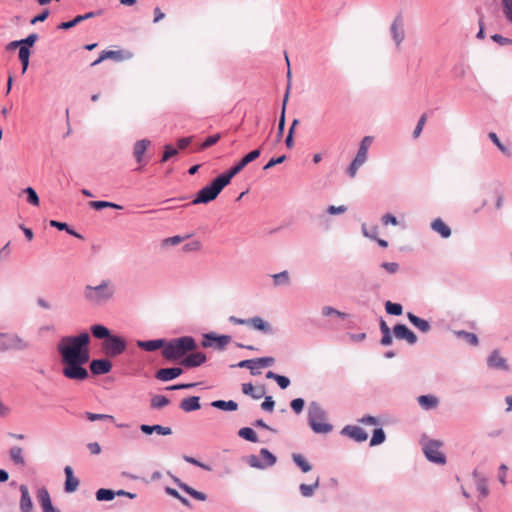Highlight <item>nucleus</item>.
Listing matches in <instances>:
<instances>
[{
  "instance_id": "obj_1",
  "label": "nucleus",
  "mask_w": 512,
  "mask_h": 512,
  "mask_svg": "<svg viewBox=\"0 0 512 512\" xmlns=\"http://www.w3.org/2000/svg\"><path fill=\"white\" fill-rule=\"evenodd\" d=\"M90 341L89 333L83 331L78 335L64 336L57 343V351L63 365L62 374L66 378L84 381L89 377L84 365L90 359Z\"/></svg>"
},
{
  "instance_id": "obj_2",
  "label": "nucleus",
  "mask_w": 512,
  "mask_h": 512,
  "mask_svg": "<svg viewBox=\"0 0 512 512\" xmlns=\"http://www.w3.org/2000/svg\"><path fill=\"white\" fill-rule=\"evenodd\" d=\"M197 348V342L192 336H182L166 340L162 355L168 361H177L182 360L188 353L196 351Z\"/></svg>"
},
{
  "instance_id": "obj_3",
  "label": "nucleus",
  "mask_w": 512,
  "mask_h": 512,
  "mask_svg": "<svg viewBox=\"0 0 512 512\" xmlns=\"http://www.w3.org/2000/svg\"><path fill=\"white\" fill-rule=\"evenodd\" d=\"M115 287L110 280H102L99 285H86L83 291L85 300L93 305H100L113 298Z\"/></svg>"
},
{
  "instance_id": "obj_4",
  "label": "nucleus",
  "mask_w": 512,
  "mask_h": 512,
  "mask_svg": "<svg viewBox=\"0 0 512 512\" xmlns=\"http://www.w3.org/2000/svg\"><path fill=\"white\" fill-rule=\"evenodd\" d=\"M308 424L317 434H327L333 430V425L326 423L327 413L317 401H312L308 406Z\"/></svg>"
},
{
  "instance_id": "obj_5",
  "label": "nucleus",
  "mask_w": 512,
  "mask_h": 512,
  "mask_svg": "<svg viewBox=\"0 0 512 512\" xmlns=\"http://www.w3.org/2000/svg\"><path fill=\"white\" fill-rule=\"evenodd\" d=\"M228 184V181L222 176V174L218 175L208 185L204 186L197 192L191 204L197 205L210 203L218 197L221 191Z\"/></svg>"
},
{
  "instance_id": "obj_6",
  "label": "nucleus",
  "mask_w": 512,
  "mask_h": 512,
  "mask_svg": "<svg viewBox=\"0 0 512 512\" xmlns=\"http://www.w3.org/2000/svg\"><path fill=\"white\" fill-rule=\"evenodd\" d=\"M30 347V344L16 333L0 332V352L20 351Z\"/></svg>"
},
{
  "instance_id": "obj_7",
  "label": "nucleus",
  "mask_w": 512,
  "mask_h": 512,
  "mask_svg": "<svg viewBox=\"0 0 512 512\" xmlns=\"http://www.w3.org/2000/svg\"><path fill=\"white\" fill-rule=\"evenodd\" d=\"M231 341L232 337L230 335H219L215 332H209L203 334L201 346L203 348H213L217 351H224Z\"/></svg>"
},
{
  "instance_id": "obj_8",
  "label": "nucleus",
  "mask_w": 512,
  "mask_h": 512,
  "mask_svg": "<svg viewBox=\"0 0 512 512\" xmlns=\"http://www.w3.org/2000/svg\"><path fill=\"white\" fill-rule=\"evenodd\" d=\"M126 348V340L123 337L115 334H111V336L102 343V350L105 355L109 357H116L122 354Z\"/></svg>"
},
{
  "instance_id": "obj_9",
  "label": "nucleus",
  "mask_w": 512,
  "mask_h": 512,
  "mask_svg": "<svg viewBox=\"0 0 512 512\" xmlns=\"http://www.w3.org/2000/svg\"><path fill=\"white\" fill-rule=\"evenodd\" d=\"M259 455L262 458V460L256 455H250L248 457L247 463L253 468L263 470L275 465V463L277 462L276 456L273 453H271L267 448H261Z\"/></svg>"
},
{
  "instance_id": "obj_10",
  "label": "nucleus",
  "mask_w": 512,
  "mask_h": 512,
  "mask_svg": "<svg viewBox=\"0 0 512 512\" xmlns=\"http://www.w3.org/2000/svg\"><path fill=\"white\" fill-rule=\"evenodd\" d=\"M261 154L260 149H255L246 154L237 164L231 167L229 170L222 173V176L228 181L230 184L232 178L241 172L246 165L250 162L256 160Z\"/></svg>"
},
{
  "instance_id": "obj_11",
  "label": "nucleus",
  "mask_w": 512,
  "mask_h": 512,
  "mask_svg": "<svg viewBox=\"0 0 512 512\" xmlns=\"http://www.w3.org/2000/svg\"><path fill=\"white\" fill-rule=\"evenodd\" d=\"M441 443L437 440H429L423 447L426 458L436 464H445L446 457L440 451Z\"/></svg>"
},
{
  "instance_id": "obj_12",
  "label": "nucleus",
  "mask_w": 512,
  "mask_h": 512,
  "mask_svg": "<svg viewBox=\"0 0 512 512\" xmlns=\"http://www.w3.org/2000/svg\"><path fill=\"white\" fill-rule=\"evenodd\" d=\"M487 366L490 369H494V370H500V371H505V372L510 371V366L507 362V359L502 357L500 355L499 350H497V349L493 350L487 357Z\"/></svg>"
},
{
  "instance_id": "obj_13",
  "label": "nucleus",
  "mask_w": 512,
  "mask_h": 512,
  "mask_svg": "<svg viewBox=\"0 0 512 512\" xmlns=\"http://www.w3.org/2000/svg\"><path fill=\"white\" fill-rule=\"evenodd\" d=\"M393 333L396 339L405 340L410 345H414L418 341L417 335L405 324H396L393 328Z\"/></svg>"
},
{
  "instance_id": "obj_14",
  "label": "nucleus",
  "mask_w": 512,
  "mask_h": 512,
  "mask_svg": "<svg viewBox=\"0 0 512 512\" xmlns=\"http://www.w3.org/2000/svg\"><path fill=\"white\" fill-rule=\"evenodd\" d=\"M206 360L207 358L204 353L193 351L188 353L179 363L186 368H194L201 366Z\"/></svg>"
},
{
  "instance_id": "obj_15",
  "label": "nucleus",
  "mask_w": 512,
  "mask_h": 512,
  "mask_svg": "<svg viewBox=\"0 0 512 512\" xmlns=\"http://www.w3.org/2000/svg\"><path fill=\"white\" fill-rule=\"evenodd\" d=\"M248 326L254 330L262 332L263 334L272 335L275 333L272 325L260 316L248 318Z\"/></svg>"
},
{
  "instance_id": "obj_16",
  "label": "nucleus",
  "mask_w": 512,
  "mask_h": 512,
  "mask_svg": "<svg viewBox=\"0 0 512 512\" xmlns=\"http://www.w3.org/2000/svg\"><path fill=\"white\" fill-rule=\"evenodd\" d=\"M168 475L171 477L173 482L181 490H183L185 493H187L188 495H190L194 499L199 500V501H205L207 499V495L205 493L197 491L196 489L192 488L188 484L182 482L178 477H176L175 475L171 474L170 472H168Z\"/></svg>"
},
{
  "instance_id": "obj_17",
  "label": "nucleus",
  "mask_w": 512,
  "mask_h": 512,
  "mask_svg": "<svg viewBox=\"0 0 512 512\" xmlns=\"http://www.w3.org/2000/svg\"><path fill=\"white\" fill-rule=\"evenodd\" d=\"M90 371L94 375H103L107 374L112 369V363L109 359L101 358V359H93L89 365Z\"/></svg>"
},
{
  "instance_id": "obj_18",
  "label": "nucleus",
  "mask_w": 512,
  "mask_h": 512,
  "mask_svg": "<svg viewBox=\"0 0 512 512\" xmlns=\"http://www.w3.org/2000/svg\"><path fill=\"white\" fill-rule=\"evenodd\" d=\"M341 434L348 436L356 442H364L368 438V434L359 426L347 425L341 430Z\"/></svg>"
},
{
  "instance_id": "obj_19",
  "label": "nucleus",
  "mask_w": 512,
  "mask_h": 512,
  "mask_svg": "<svg viewBox=\"0 0 512 512\" xmlns=\"http://www.w3.org/2000/svg\"><path fill=\"white\" fill-rule=\"evenodd\" d=\"M130 57H131V55L129 53H127V55L124 56V52L122 50L102 51L100 56L95 61H93L91 63V66H96V65L100 64L102 61H104L106 59H112V60H116V61H121L123 59H128Z\"/></svg>"
},
{
  "instance_id": "obj_20",
  "label": "nucleus",
  "mask_w": 512,
  "mask_h": 512,
  "mask_svg": "<svg viewBox=\"0 0 512 512\" xmlns=\"http://www.w3.org/2000/svg\"><path fill=\"white\" fill-rule=\"evenodd\" d=\"M373 140H374V138L372 136H365L361 140L357 154L353 160H355L358 163L363 165L367 161L368 150H369Z\"/></svg>"
},
{
  "instance_id": "obj_21",
  "label": "nucleus",
  "mask_w": 512,
  "mask_h": 512,
  "mask_svg": "<svg viewBox=\"0 0 512 512\" xmlns=\"http://www.w3.org/2000/svg\"><path fill=\"white\" fill-rule=\"evenodd\" d=\"M37 499L43 512H59L53 507L50 494L45 487L38 489Z\"/></svg>"
},
{
  "instance_id": "obj_22",
  "label": "nucleus",
  "mask_w": 512,
  "mask_h": 512,
  "mask_svg": "<svg viewBox=\"0 0 512 512\" xmlns=\"http://www.w3.org/2000/svg\"><path fill=\"white\" fill-rule=\"evenodd\" d=\"M182 373L183 370L179 367L161 368L155 373V378L160 381L167 382L177 378Z\"/></svg>"
},
{
  "instance_id": "obj_23",
  "label": "nucleus",
  "mask_w": 512,
  "mask_h": 512,
  "mask_svg": "<svg viewBox=\"0 0 512 512\" xmlns=\"http://www.w3.org/2000/svg\"><path fill=\"white\" fill-rule=\"evenodd\" d=\"M136 345L147 352H153L158 349H165L166 339L138 340Z\"/></svg>"
},
{
  "instance_id": "obj_24",
  "label": "nucleus",
  "mask_w": 512,
  "mask_h": 512,
  "mask_svg": "<svg viewBox=\"0 0 512 512\" xmlns=\"http://www.w3.org/2000/svg\"><path fill=\"white\" fill-rule=\"evenodd\" d=\"M21 498L19 508L21 512H34L32 498L29 494L28 487L24 484L20 485Z\"/></svg>"
},
{
  "instance_id": "obj_25",
  "label": "nucleus",
  "mask_w": 512,
  "mask_h": 512,
  "mask_svg": "<svg viewBox=\"0 0 512 512\" xmlns=\"http://www.w3.org/2000/svg\"><path fill=\"white\" fill-rule=\"evenodd\" d=\"M65 473V484H64V490L66 493H73L77 490L80 481L78 478L74 476V472L71 466H66L64 468Z\"/></svg>"
},
{
  "instance_id": "obj_26",
  "label": "nucleus",
  "mask_w": 512,
  "mask_h": 512,
  "mask_svg": "<svg viewBox=\"0 0 512 512\" xmlns=\"http://www.w3.org/2000/svg\"><path fill=\"white\" fill-rule=\"evenodd\" d=\"M139 428H140V431L146 435H151L153 433H157L162 436H168V435L172 434V429L170 427L162 426L159 424H154V425L141 424Z\"/></svg>"
},
{
  "instance_id": "obj_27",
  "label": "nucleus",
  "mask_w": 512,
  "mask_h": 512,
  "mask_svg": "<svg viewBox=\"0 0 512 512\" xmlns=\"http://www.w3.org/2000/svg\"><path fill=\"white\" fill-rule=\"evenodd\" d=\"M100 12H97V14H99ZM96 15L95 12H88L84 15H78L76 16L74 19L72 20H69V21H64V22H60L58 24L55 25V28L57 30H68L70 28H73L74 26H76L78 23L84 21V20H87L89 18H92Z\"/></svg>"
},
{
  "instance_id": "obj_28",
  "label": "nucleus",
  "mask_w": 512,
  "mask_h": 512,
  "mask_svg": "<svg viewBox=\"0 0 512 512\" xmlns=\"http://www.w3.org/2000/svg\"><path fill=\"white\" fill-rule=\"evenodd\" d=\"M242 393L251 396L253 399L258 400L265 395V387H254L252 383H243L241 385Z\"/></svg>"
},
{
  "instance_id": "obj_29",
  "label": "nucleus",
  "mask_w": 512,
  "mask_h": 512,
  "mask_svg": "<svg viewBox=\"0 0 512 512\" xmlns=\"http://www.w3.org/2000/svg\"><path fill=\"white\" fill-rule=\"evenodd\" d=\"M431 229L445 239L449 238L452 234L451 228L441 218H436L432 221Z\"/></svg>"
},
{
  "instance_id": "obj_30",
  "label": "nucleus",
  "mask_w": 512,
  "mask_h": 512,
  "mask_svg": "<svg viewBox=\"0 0 512 512\" xmlns=\"http://www.w3.org/2000/svg\"><path fill=\"white\" fill-rule=\"evenodd\" d=\"M407 318H408L409 322L414 327H416L419 331H421L423 333H427V332L430 331L431 325H430V323L427 320L422 319V318L416 316L412 312H408L407 313Z\"/></svg>"
},
{
  "instance_id": "obj_31",
  "label": "nucleus",
  "mask_w": 512,
  "mask_h": 512,
  "mask_svg": "<svg viewBox=\"0 0 512 512\" xmlns=\"http://www.w3.org/2000/svg\"><path fill=\"white\" fill-rule=\"evenodd\" d=\"M473 478H474L475 485H476V488L479 491V493L483 497H486L489 494V488L487 485L486 477L484 475H482L481 473H479L477 470H474Z\"/></svg>"
},
{
  "instance_id": "obj_32",
  "label": "nucleus",
  "mask_w": 512,
  "mask_h": 512,
  "mask_svg": "<svg viewBox=\"0 0 512 512\" xmlns=\"http://www.w3.org/2000/svg\"><path fill=\"white\" fill-rule=\"evenodd\" d=\"M180 408L185 412H192L200 409V398L198 396H191L183 399L180 402Z\"/></svg>"
},
{
  "instance_id": "obj_33",
  "label": "nucleus",
  "mask_w": 512,
  "mask_h": 512,
  "mask_svg": "<svg viewBox=\"0 0 512 512\" xmlns=\"http://www.w3.org/2000/svg\"><path fill=\"white\" fill-rule=\"evenodd\" d=\"M91 334L94 338L106 340L111 336V331L102 324H94L90 327Z\"/></svg>"
},
{
  "instance_id": "obj_34",
  "label": "nucleus",
  "mask_w": 512,
  "mask_h": 512,
  "mask_svg": "<svg viewBox=\"0 0 512 512\" xmlns=\"http://www.w3.org/2000/svg\"><path fill=\"white\" fill-rule=\"evenodd\" d=\"M453 334L466 341L471 346H477L479 344L478 336L475 333L467 332L465 330H453Z\"/></svg>"
},
{
  "instance_id": "obj_35",
  "label": "nucleus",
  "mask_w": 512,
  "mask_h": 512,
  "mask_svg": "<svg viewBox=\"0 0 512 512\" xmlns=\"http://www.w3.org/2000/svg\"><path fill=\"white\" fill-rule=\"evenodd\" d=\"M291 458L295 465L299 467V469L303 473H308L312 470V465L307 461V459L300 453H293Z\"/></svg>"
},
{
  "instance_id": "obj_36",
  "label": "nucleus",
  "mask_w": 512,
  "mask_h": 512,
  "mask_svg": "<svg viewBox=\"0 0 512 512\" xmlns=\"http://www.w3.org/2000/svg\"><path fill=\"white\" fill-rule=\"evenodd\" d=\"M319 485H320V477L317 476L314 483H312V484H305V483L300 484L299 491L303 497L309 498L314 495V492L319 487Z\"/></svg>"
},
{
  "instance_id": "obj_37",
  "label": "nucleus",
  "mask_w": 512,
  "mask_h": 512,
  "mask_svg": "<svg viewBox=\"0 0 512 512\" xmlns=\"http://www.w3.org/2000/svg\"><path fill=\"white\" fill-rule=\"evenodd\" d=\"M150 144H151L150 140H147V139L139 140L134 144L133 154H134L137 162L142 161V157Z\"/></svg>"
},
{
  "instance_id": "obj_38",
  "label": "nucleus",
  "mask_w": 512,
  "mask_h": 512,
  "mask_svg": "<svg viewBox=\"0 0 512 512\" xmlns=\"http://www.w3.org/2000/svg\"><path fill=\"white\" fill-rule=\"evenodd\" d=\"M418 403L423 409L430 410L437 407L439 401L433 395H421L418 397Z\"/></svg>"
},
{
  "instance_id": "obj_39",
  "label": "nucleus",
  "mask_w": 512,
  "mask_h": 512,
  "mask_svg": "<svg viewBox=\"0 0 512 512\" xmlns=\"http://www.w3.org/2000/svg\"><path fill=\"white\" fill-rule=\"evenodd\" d=\"M211 406L223 411H236L238 409L237 402L233 400H215L211 402Z\"/></svg>"
},
{
  "instance_id": "obj_40",
  "label": "nucleus",
  "mask_w": 512,
  "mask_h": 512,
  "mask_svg": "<svg viewBox=\"0 0 512 512\" xmlns=\"http://www.w3.org/2000/svg\"><path fill=\"white\" fill-rule=\"evenodd\" d=\"M287 101H288V91L284 95L282 111H281L279 121H278V128H277V139L278 140L282 137V135L284 133V129H285V112H286Z\"/></svg>"
},
{
  "instance_id": "obj_41",
  "label": "nucleus",
  "mask_w": 512,
  "mask_h": 512,
  "mask_svg": "<svg viewBox=\"0 0 512 512\" xmlns=\"http://www.w3.org/2000/svg\"><path fill=\"white\" fill-rule=\"evenodd\" d=\"M321 315L323 317H331V318H339V319H346L348 317V314L341 312L337 309H335L332 306H323L321 309Z\"/></svg>"
},
{
  "instance_id": "obj_42",
  "label": "nucleus",
  "mask_w": 512,
  "mask_h": 512,
  "mask_svg": "<svg viewBox=\"0 0 512 512\" xmlns=\"http://www.w3.org/2000/svg\"><path fill=\"white\" fill-rule=\"evenodd\" d=\"M10 459L14 464L24 466L25 459L23 457V449L19 446H13L9 451Z\"/></svg>"
},
{
  "instance_id": "obj_43",
  "label": "nucleus",
  "mask_w": 512,
  "mask_h": 512,
  "mask_svg": "<svg viewBox=\"0 0 512 512\" xmlns=\"http://www.w3.org/2000/svg\"><path fill=\"white\" fill-rule=\"evenodd\" d=\"M89 206L95 210H102L104 208H112V209H116V210L123 209V206H121L119 204H116L114 202H109V201H102V200L91 201V202H89Z\"/></svg>"
},
{
  "instance_id": "obj_44",
  "label": "nucleus",
  "mask_w": 512,
  "mask_h": 512,
  "mask_svg": "<svg viewBox=\"0 0 512 512\" xmlns=\"http://www.w3.org/2000/svg\"><path fill=\"white\" fill-rule=\"evenodd\" d=\"M22 194L26 195V201L32 206H39L40 199L36 192V190L33 187H27L22 190Z\"/></svg>"
},
{
  "instance_id": "obj_45",
  "label": "nucleus",
  "mask_w": 512,
  "mask_h": 512,
  "mask_svg": "<svg viewBox=\"0 0 512 512\" xmlns=\"http://www.w3.org/2000/svg\"><path fill=\"white\" fill-rule=\"evenodd\" d=\"M116 496V491L106 488H100L96 491L95 497L97 501H112Z\"/></svg>"
},
{
  "instance_id": "obj_46",
  "label": "nucleus",
  "mask_w": 512,
  "mask_h": 512,
  "mask_svg": "<svg viewBox=\"0 0 512 512\" xmlns=\"http://www.w3.org/2000/svg\"><path fill=\"white\" fill-rule=\"evenodd\" d=\"M238 436L249 441V442H253V443H256L259 441L256 432L250 427H243V428L239 429Z\"/></svg>"
},
{
  "instance_id": "obj_47",
  "label": "nucleus",
  "mask_w": 512,
  "mask_h": 512,
  "mask_svg": "<svg viewBox=\"0 0 512 512\" xmlns=\"http://www.w3.org/2000/svg\"><path fill=\"white\" fill-rule=\"evenodd\" d=\"M24 23H27V19L26 18H22V17H19V16H15L13 18H11L6 25L0 27V29H22L23 28V25Z\"/></svg>"
},
{
  "instance_id": "obj_48",
  "label": "nucleus",
  "mask_w": 512,
  "mask_h": 512,
  "mask_svg": "<svg viewBox=\"0 0 512 512\" xmlns=\"http://www.w3.org/2000/svg\"><path fill=\"white\" fill-rule=\"evenodd\" d=\"M254 365H256L255 358L254 359L242 360V361L238 362L237 364L231 365L230 367L231 368H234V367L247 368V369L250 370V373L253 376L261 374L260 371H254V367H253Z\"/></svg>"
},
{
  "instance_id": "obj_49",
  "label": "nucleus",
  "mask_w": 512,
  "mask_h": 512,
  "mask_svg": "<svg viewBox=\"0 0 512 512\" xmlns=\"http://www.w3.org/2000/svg\"><path fill=\"white\" fill-rule=\"evenodd\" d=\"M488 138L496 145V147L506 156H510L511 152L507 146H505L497 136L495 132H489Z\"/></svg>"
},
{
  "instance_id": "obj_50",
  "label": "nucleus",
  "mask_w": 512,
  "mask_h": 512,
  "mask_svg": "<svg viewBox=\"0 0 512 512\" xmlns=\"http://www.w3.org/2000/svg\"><path fill=\"white\" fill-rule=\"evenodd\" d=\"M170 403V400L164 395H155L151 399V408L153 409H161L167 406Z\"/></svg>"
},
{
  "instance_id": "obj_51",
  "label": "nucleus",
  "mask_w": 512,
  "mask_h": 512,
  "mask_svg": "<svg viewBox=\"0 0 512 512\" xmlns=\"http://www.w3.org/2000/svg\"><path fill=\"white\" fill-rule=\"evenodd\" d=\"M386 439L385 432L382 428H376L373 431L372 438L370 440V446H377L382 444Z\"/></svg>"
},
{
  "instance_id": "obj_52",
  "label": "nucleus",
  "mask_w": 512,
  "mask_h": 512,
  "mask_svg": "<svg viewBox=\"0 0 512 512\" xmlns=\"http://www.w3.org/2000/svg\"><path fill=\"white\" fill-rule=\"evenodd\" d=\"M385 310L388 314L393 316H400L403 313V307L399 303H393L391 301H386Z\"/></svg>"
},
{
  "instance_id": "obj_53",
  "label": "nucleus",
  "mask_w": 512,
  "mask_h": 512,
  "mask_svg": "<svg viewBox=\"0 0 512 512\" xmlns=\"http://www.w3.org/2000/svg\"><path fill=\"white\" fill-rule=\"evenodd\" d=\"M275 286L288 285L289 284V273L284 270L280 273L272 275Z\"/></svg>"
},
{
  "instance_id": "obj_54",
  "label": "nucleus",
  "mask_w": 512,
  "mask_h": 512,
  "mask_svg": "<svg viewBox=\"0 0 512 512\" xmlns=\"http://www.w3.org/2000/svg\"><path fill=\"white\" fill-rule=\"evenodd\" d=\"M501 6L504 17L512 24V0H501Z\"/></svg>"
},
{
  "instance_id": "obj_55",
  "label": "nucleus",
  "mask_w": 512,
  "mask_h": 512,
  "mask_svg": "<svg viewBox=\"0 0 512 512\" xmlns=\"http://www.w3.org/2000/svg\"><path fill=\"white\" fill-rule=\"evenodd\" d=\"M165 492H166V494H168V495L178 499L184 506H186V507H190L191 506L190 501L187 498L181 496L179 494V492L177 490H175L174 488L166 487L165 488Z\"/></svg>"
},
{
  "instance_id": "obj_56",
  "label": "nucleus",
  "mask_w": 512,
  "mask_h": 512,
  "mask_svg": "<svg viewBox=\"0 0 512 512\" xmlns=\"http://www.w3.org/2000/svg\"><path fill=\"white\" fill-rule=\"evenodd\" d=\"M405 28L404 18L401 14L397 15L390 26V32L403 31Z\"/></svg>"
},
{
  "instance_id": "obj_57",
  "label": "nucleus",
  "mask_w": 512,
  "mask_h": 512,
  "mask_svg": "<svg viewBox=\"0 0 512 512\" xmlns=\"http://www.w3.org/2000/svg\"><path fill=\"white\" fill-rule=\"evenodd\" d=\"M178 154V150L174 148L172 145L167 144L164 146V152L161 158V162L164 163L168 161L170 158L176 156Z\"/></svg>"
},
{
  "instance_id": "obj_58",
  "label": "nucleus",
  "mask_w": 512,
  "mask_h": 512,
  "mask_svg": "<svg viewBox=\"0 0 512 512\" xmlns=\"http://www.w3.org/2000/svg\"><path fill=\"white\" fill-rule=\"evenodd\" d=\"M362 234L369 239L375 240L378 236V227L372 226L370 229L367 228L366 224L363 223L361 226Z\"/></svg>"
},
{
  "instance_id": "obj_59",
  "label": "nucleus",
  "mask_w": 512,
  "mask_h": 512,
  "mask_svg": "<svg viewBox=\"0 0 512 512\" xmlns=\"http://www.w3.org/2000/svg\"><path fill=\"white\" fill-rule=\"evenodd\" d=\"M220 138H221V134H219V133L208 136L204 140V142L201 144L200 149L204 150V149H207V148L213 146L220 140Z\"/></svg>"
},
{
  "instance_id": "obj_60",
  "label": "nucleus",
  "mask_w": 512,
  "mask_h": 512,
  "mask_svg": "<svg viewBox=\"0 0 512 512\" xmlns=\"http://www.w3.org/2000/svg\"><path fill=\"white\" fill-rule=\"evenodd\" d=\"M305 406V401L302 398H295L290 402L291 409L296 413L300 414Z\"/></svg>"
},
{
  "instance_id": "obj_61",
  "label": "nucleus",
  "mask_w": 512,
  "mask_h": 512,
  "mask_svg": "<svg viewBox=\"0 0 512 512\" xmlns=\"http://www.w3.org/2000/svg\"><path fill=\"white\" fill-rule=\"evenodd\" d=\"M255 363L258 365V368H266L270 367L275 363V358L273 357H260L255 358Z\"/></svg>"
},
{
  "instance_id": "obj_62",
  "label": "nucleus",
  "mask_w": 512,
  "mask_h": 512,
  "mask_svg": "<svg viewBox=\"0 0 512 512\" xmlns=\"http://www.w3.org/2000/svg\"><path fill=\"white\" fill-rule=\"evenodd\" d=\"M85 416L86 418L89 420V421H98V420H113L114 417L112 415H107V414H97V413H91V412H86L85 413Z\"/></svg>"
},
{
  "instance_id": "obj_63",
  "label": "nucleus",
  "mask_w": 512,
  "mask_h": 512,
  "mask_svg": "<svg viewBox=\"0 0 512 512\" xmlns=\"http://www.w3.org/2000/svg\"><path fill=\"white\" fill-rule=\"evenodd\" d=\"M202 245H201V242L198 241V240H193L189 243H186L183 247H182V250L184 252H195V251H199L201 249Z\"/></svg>"
},
{
  "instance_id": "obj_64",
  "label": "nucleus",
  "mask_w": 512,
  "mask_h": 512,
  "mask_svg": "<svg viewBox=\"0 0 512 512\" xmlns=\"http://www.w3.org/2000/svg\"><path fill=\"white\" fill-rule=\"evenodd\" d=\"M275 401L272 396H266L265 400L261 404V409L267 412H272L274 410Z\"/></svg>"
}]
</instances>
